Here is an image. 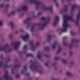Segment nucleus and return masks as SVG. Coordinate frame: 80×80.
<instances>
[{"label": "nucleus", "instance_id": "4d7b16f0", "mask_svg": "<svg viewBox=\"0 0 80 80\" xmlns=\"http://www.w3.org/2000/svg\"><path fill=\"white\" fill-rule=\"evenodd\" d=\"M72 52H69L70 55H71L72 54Z\"/></svg>", "mask_w": 80, "mask_h": 80}, {"label": "nucleus", "instance_id": "dca6fc26", "mask_svg": "<svg viewBox=\"0 0 80 80\" xmlns=\"http://www.w3.org/2000/svg\"><path fill=\"white\" fill-rule=\"evenodd\" d=\"M18 11L19 12L21 11V10H24V11H27L28 10V6H27L24 5L21 8H19L18 9Z\"/></svg>", "mask_w": 80, "mask_h": 80}, {"label": "nucleus", "instance_id": "a19ab883", "mask_svg": "<svg viewBox=\"0 0 80 80\" xmlns=\"http://www.w3.org/2000/svg\"><path fill=\"white\" fill-rule=\"evenodd\" d=\"M26 51H25L24 52H19V53H20V54H22V53H26Z\"/></svg>", "mask_w": 80, "mask_h": 80}, {"label": "nucleus", "instance_id": "c9c22d12", "mask_svg": "<svg viewBox=\"0 0 80 80\" xmlns=\"http://www.w3.org/2000/svg\"><path fill=\"white\" fill-rule=\"evenodd\" d=\"M4 6V4L3 3H2L0 5V8H3V6Z\"/></svg>", "mask_w": 80, "mask_h": 80}, {"label": "nucleus", "instance_id": "20e7f679", "mask_svg": "<svg viewBox=\"0 0 80 80\" xmlns=\"http://www.w3.org/2000/svg\"><path fill=\"white\" fill-rule=\"evenodd\" d=\"M41 20L44 21L43 23H39L38 29L40 30H44L45 27L49 23V21H50V17H48L47 19H46L44 17H42L41 18Z\"/></svg>", "mask_w": 80, "mask_h": 80}, {"label": "nucleus", "instance_id": "b1692460", "mask_svg": "<svg viewBox=\"0 0 80 80\" xmlns=\"http://www.w3.org/2000/svg\"><path fill=\"white\" fill-rule=\"evenodd\" d=\"M61 61L62 63H63L65 65H68V63L67 61L64 59H62L61 60Z\"/></svg>", "mask_w": 80, "mask_h": 80}, {"label": "nucleus", "instance_id": "cd10ccee", "mask_svg": "<svg viewBox=\"0 0 80 80\" xmlns=\"http://www.w3.org/2000/svg\"><path fill=\"white\" fill-rule=\"evenodd\" d=\"M26 55L27 57H33V55L32 54H26Z\"/></svg>", "mask_w": 80, "mask_h": 80}, {"label": "nucleus", "instance_id": "473e14b6", "mask_svg": "<svg viewBox=\"0 0 80 80\" xmlns=\"http://www.w3.org/2000/svg\"><path fill=\"white\" fill-rule=\"evenodd\" d=\"M12 36L13 35H12V34H10L8 36V38H12Z\"/></svg>", "mask_w": 80, "mask_h": 80}, {"label": "nucleus", "instance_id": "1a4fd4ad", "mask_svg": "<svg viewBox=\"0 0 80 80\" xmlns=\"http://www.w3.org/2000/svg\"><path fill=\"white\" fill-rule=\"evenodd\" d=\"M33 41H31L29 42V43L31 44L30 49L32 51H35V50H36V48H37V47H40V43L39 42H37L36 44V46H35V44H33Z\"/></svg>", "mask_w": 80, "mask_h": 80}, {"label": "nucleus", "instance_id": "7c9ffc66", "mask_svg": "<svg viewBox=\"0 0 80 80\" xmlns=\"http://www.w3.org/2000/svg\"><path fill=\"white\" fill-rule=\"evenodd\" d=\"M3 25V21H0V27H2Z\"/></svg>", "mask_w": 80, "mask_h": 80}, {"label": "nucleus", "instance_id": "a18cd8bd", "mask_svg": "<svg viewBox=\"0 0 80 80\" xmlns=\"http://www.w3.org/2000/svg\"><path fill=\"white\" fill-rule=\"evenodd\" d=\"M45 56L46 57H47V58H49V57H50V56L48 55L47 54H45Z\"/></svg>", "mask_w": 80, "mask_h": 80}, {"label": "nucleus", "instance_id": "f3484780", "mask_svg": "<svg viewBox=\"0 0 80 80\" xmlns=\"http://www.w3.org/2000/svg\"><path fill=\"white\" fill-rule=\"evenodd\" d=\"M22 38L24 42H27L29 38V35L28 33H26V36H22Z\"/></svg>", "mask_w": 80, "mask_h": 80}, {"label": "nucleus", "instance_id": "a211bd4d", "mask_svg": "<svg viewBox=\"0 0 80 80\" xmlns=\"http://www.w3.org/2000/svg\"><path fill=\"white\" fill-rule=\"evenodd\" d=\"M66 75L69 77H72L73 76V74H72L70 71H67L66 73Z\"/></svg>", "mask_w": 80, "mask_h": 80}, {"label": "nucleus", "instance_id": "680f3d73", "mask_svg": "<svg viewBox=\"0 0 80 80\" xmlns=\"http://www.w3.org/2000/svg\"><path fill=\"white\" fill-rule=\"evenodd\" d=\"M5 1H9V0H5Z\"/></svg>", "mask_w": 80, "mask_h": 80}, {"label": "nucleus", "instance_id": "49530a36", "mask_svg": "<svg viewBox=\"0 0 80 80\" xmlns=\"http://www.w3.org/2000/svg\"><path fill=\"white\" fill-rule=\"evenodd\" d=\"M19 32V31H16L15 32V33H16V34H18Z\"/></svg>", "mask_w": 80, "mask_h": 80}, {"label": "nucleus", "instance_id": "e2e57ef3", "mask_svg": "<svg viewBox=\"0 0 80 80\" xmlns=\"http://www.w3.org/2000/svg\"><path fill=\"white\" fill-rule=\"evenodd\" d=\"M64 80H67V78H65L64 79Z\"/></svg>", "mask_w": 80, "mask_h": 80}, {"label": "nucleus", "instance_id": "2eb2a0df", "mask_svg": "<svg viewBox=\"0 0 80 80\" xmlns=\"http://www.w3.org/2000/svg\"><path fill=\"white\" fill-rule=\"evenodd\" d=\"M31 21V18H28L24 20L23 23H26L28 26H30V21Z\"/></svg>", "mask_w": 80, "mask_h": 80}, {"label": "nucleus", "instance_id": "f704fd0d", "mask_svg": "<svg viewBox=\"0 0 80 80\" xmlns=\"http://www.w3.org/2000/svg\"><path fill=\"white\" fill-rule=\"evenodd\" d=\"M16 78H19V77H20V75L17 74H16Z\"/></svg>", "mask_w": 80, "mask_h": 80}, {"label": "nucleus", "instance_id": "bb28decb", "mask_svg": "<svg viewBox=\"0 0 80 80\" xmlns=\"http://www.w3.org/2000/svg\"><path fill=\"white\" fill-rule=\"evenodd\" d=\"M53 1L55 3H56V5L57 7H58V6H59V4L58 3V1H57V0H53Z\"/></svg>", "mask_w": 80, "mask_h": 80}, {"label": "nucleus", "instance_id": "6e6552de", "mask_svg": "<svg viewBox=\"0 0 80 80\" xmlns=\"http://www.w3.org/2000/svg\"><path fill=\"white\" fill-rule=\"evenodd\" d=\"M75 42H79V40L78 39H74L73 38H72L71 40V42L70 44H69L68 45V47L70 49L72 48L73 47L76 48L77 47V44H75Z\"/></svg>", "mask_w": 80, "mask_h": 80}, {"label": "nucleus", "instance_id": "4be33fe9", "mask_svg": "<svg viewBox=\"0 0 80 80\" xmlns=\"http://www.w3.org/2000/svg\"><path fill=\"white\" fill-rule=\"evenodd\" d=\"M52 35L49 34L48 35V37L47 38V41L50 42L52 40Z\"/></svg>", "mask_w": 80, "mask_h": 80}, {"label": "nucleus", "instance_id": "aec40b11", "mask_svg": "<svg viewBox=\"0 0 80 80\" xmlns=\"http://www.w3.org/2000/svg\"><path fill=\"white\" fill-rule=\"evenodd\" d=\"M27 66H25L24 67V70L21 71V73L22 74H25V71H27Z\"/></svg>", "mask_w": 80, "mask_h": 80}, {"label": "nucleus", "instance_id": "ddd939ff", "mask_svg": "<svg viewBox=\"0 0 80 80\" xmlns=\"http://www.w3.org/2000/svg\"><path fill=\"white\" fill-rule=\"evenodd\" d=\"M58 21H59V17L58 16H56L52 22V25L53 27H55L57 25V24Z\"/></svg>", "mask_w": 80, "mask_h": 80}, {"label": "nucleus", "instance_id": "3c124183", "mask_svg": "<svg viewBox=\"0 0 80 80\" xmlns=\"http://www.w3.org/2000/svg\"><path fill=\"white\" fill-rule=\"evenodd\" d=\"M41 14H42V12H39L38 14V15H41Z\"/></svg>", "mask_w": 80, "mask_h": 80}, {"label": "nucleus", "instance_id": "c03bdc74", "mask_svg": "<svg viewBox=\"0 0 80 80\" xmlns=\"http://www.w3.org/2000/svg\"><path fill=\"white\" fill-rule=\"evenodd\" d=\"M56 65H57V63H54L52 64V65H53V66H55Z\"/></svg>", "mask_w": 80, "mask_h": 80}, {"label": "nucleus", "instance_id": "412c9836", "mask_svg": "<svg viewBox=\"0 0 80 80\" xmlns=\"http://www.w3.org/2000/svg\"><path fill=\"white\" fill-rule=\"evenodd\" d=\"M68 8V7L67 6H65V8L63 9V11L61 12H60L61 13H63V12H67Z\"/></svg>", "mask_w": 80, "mask_h": 80}, {"label": "nucleus", "instance_id": "79ce46f5", "mask_svg": "<svg viewBox=\"0 0 80 80\" xmlns=\"http://www.w3.org/2000/svg\"><path fill=\"white\" fill-rule=\"evenodd\" d=\"M52 80H60L59 79H55V78H54V77H52Z\"/></svg>", "mask_w": 80, "mask_h": 80}, {"label": "nucleus", "instance_id": "e433bc0d", "mask_svg": "<svg viewBox=\"0 0 80 80\" xmlns=\"http://www.w3.org/2000/svg\"><path fill=\"white\" fill-rule=\"evenodd\" d=\"M71 34L72 35H75V33L72 31L71 32Z\"/></svg>", "mask_w": 80, "mask_h": 80}, {"label": "nucleus", "instance_id": "7ed1b4c3", "mask_svg": "<svg viewBox=\"0 0 80 80\" xmlns=\"http://www.w3.org/2000/svg\"><path fill=\"white\" fill-rule=\"evenodd\" d=\"M30 68L34 73L38 72L40 74L43 73L42 66L39 65L37 62L32 63L30 66Z\"/></svg>", "mask_w": 80, "mask_h": 80}, {"label": "nucleus", "instance_id": "39448f33", "mask_svg": "<svg viewBox=\"0 0 80 80\" xmlns=\"http://www.w3.org/2000/svg\"><path fill=\"white\" fill-rule=\"evenodd\" d=\"M10 56H8L7 58L4 62H3L2 61L0 62V68L3 67L5 68L6 67H10L12 65H8L7 62L11 61V59L10 58Z\"/></svg>", "mask_w": 80, "mask_h": 80}, {"label": "nucleus", "instance_id": "052dcab7", "mask_svg": "<svg viewBox=\"0 0 80 80\" xmlns=\"http://www.w3.org/2000/svg\"><path fill=\"white\" fill-rule=\"evenodd\" d=\"M29 80H32V79L31 78H30L29 79Z\"/></svg>", "mask_w": 80, "mask_h": 80}, {"label": "nucleus", "instance_id": "5fc2aeb1", "mask_svg": "<svg viewBox=\"0 0 80 80\" xmlns=\"http://www.w3.org/2000/svg\"><path fill=\"white\" fill-rule=\"evenodd\" d=\"M61 2L62 3H63V2H64V0H61Z\"/></svg>", "mask_w": 80, "mask_h": 80}, {"label": "nucleus", "instance_id": "69168bd1", "mask_svg": "<svg viewBox=\"0 0 80 80\" xmlns=\"http://www.w3.org/2000/svg\"><path fill=\"white\" fill-rule=\"evenodd\" d=\"M1 72L0 71V73Z\"/></svg>", "mask_w": 80, "mask_h": 80}, {"label": "nucleus", "instance_id": "4468645a", "mask_svg": "<svg viewBox=\"0 0 80 80\" xmlns=\"http://www.w3.org/2000/svg\"><path fill=\"white\" fill-rule=\"evenodd\" d=\"M76 18H77L76 21V24L77 25V26H78V25H79L78 22L80 19V10L79 11V12L78 13V14L76 16Z\"/></svg>", "mask_w": 80, "mask_h": 80}, {"label": "nucleus", "instance_id": "a878e982", "mask_svg": "<svg viewBox=\"0 0 80 80\" xmlns=\"http://www.w3.org/2000/svg\"><path fill=\"white\" fill-rule=\"evenodd\" d=\"M49 48L50 47H49V46L46 47L44 48L43 50L44 51H47V52H48V51H49Z\"/></svg>", "mask_w": 80, "mask_h": 80}, {"label": "nucleus", "instance_id": "6ab92c4d", "mask_svg": "<svg viewBox=\"0 0 80 80\" xmlns=\"http://www.w3.org/2000/svg\"><path fill=\"white\" fill-rule=\"evenodd\" d=\"M37 56L38 59H41V57L42 56V52L40 51H38L37 54Z\"/></svg>", "mask_w": 80, "mask_h": 80}, {"label": "nucleus", "instance_id": "13d9d810", "mask_svg": "<svg viewBox=\"0 0 80 80\" xmlns=\"http://www.w3.org/2000/svg\"><path fill=\"white\" fill-rule=\"evenodd\" d=\"M63 55H66V53H64L63 54Z\"/></svg>", "mask_w": 80, "mask_h": 80}, {"label": "nucleus", "instance_id": "f8f14e48", "mask_svg": "<svg viewBox=\"0 0 80 80\" xmlns=\"http://www.w3.org/2000/svg\"><path fill=\"white\" fill-rule=\"evenodd\" d=\"M18 62V60L17 59L15 60V63L14 64V68L12 69V73L13 74L14 73V70H15V68H17V67H20L21 66L20 64H18L17 62Z\"/></svg>", "mask_w": 80, "mask_h": 80}, {"label": "nucleus", "instance_id": "0eeeda50", "mask_svg": "<svg viewBox=\"0 0 80 80\" xmlns=\"http://www.w3.org/2000/svg\"><path fill=\"white\" fill-rule=\"evenodd\" d=\"M12 50V48H8V44H6L2 47V45L0 44V51H4L6 53H8L10 52Z\"/></svg>", "mask_w": 80, "mask_h": 80}, {"label": "nucleus", "instance_id": "4c0bfd02", "mask_svg": "<svg viewBox=\"0 0 80 80\" xmlns=\"http://www.w3.org/2000/svg\"><path fill=\"white\" fill-rule=\"evenodd\" d=\"M10 7V4H7L6 6V8H8Z\"/></svg>", "mask_w": 80, "mask_h": 80}, {"label": "nucleus", "instance_id": "0e129e2a", "mask_svg": "<svg viewBox=\"0 0 80 80\" xmlns=\"http://www.w3.org/2000/svg\"><path fill=\"white\" fill-rule=\"evenodd\" d=\"M30 62H32V61H30Z\"/></svg>", "mask_w": 80, "mask_h": 80}, {"label": "nucleus", "instance_id": "2f4dec72", "mask_svg": "<svg viewBox=\"0 0 80 80\" xmlns=\"http://www.w3.org/2000/svg\"><path fill=\"white\" fill-rule=\"evenodd\" d=\"M23 49L25 50H27V45H25L23 47Z\"/></svg>", "mask_w": 80, "mask_h": 80}, {"label": "nucleus", "instance_id": "bf43d9fd", "mask_svg": "<svg viewBox=\"0 0 80 80\" xmlns=\"http://www.w3.org/2000/svg\"><path fill=\"white\" fill-rule=\"evenodd\" d=\"M35 79L36 80H38V78H35Z\"/></svg>", "mask_w": 80, "mask_h": 80}, {"label": "nucleus", "instance_id": "c85d7f7f", "mask_svg": "<svg viewBox=\"0 0 80 80\" xmlns=\"http://www.w3.org/2000/svg\"><path fill=\"white\" fill-rule=\"evenodd\" d=\"M15 12L14 11H12L10 14L8 15V17H9V16H10L11 15H13L15 13Z\"/></svg>", "mask_w": 80, "mask_h": 80}, {"label": "nucleus", "instance_id": "5701e85b", "mask_svg": "<svg viewBox=\"0 0 80 80\" xmlns=\"http://www.w3.org/2000/svg\"><path fill=\"white\" fill-rule=\"evenodd\" d=\"M9 25L10 26L12 29H13L15 28V26L13 24V22H11L9 23Z\"/></svg>", "mask_w": 80, "mask_h": 80}, {"label": "nucleus", "instance_id": "37998d69", "mask_svg": "<svg viewBox=\"0 0 80 80\" xmlns=\"http://www.w3.org/2000/svg\"><path fill=\"white\" fill-rule=\"evenodd\" d=\"M8 12V10H5L4 11V13H7Z\"/></svg>", "mask_w": 80, "mask_h": 80}, {"label": "nucleus", "instance_id": "423d86ee", "mask_svg": "<svg viewBox=\"0 0 80 80\" xmlns=\"http://www.w3.org/2000/svg\"><path fill=\"white\" fill-rule=\"evenodd\" d=\"M57 47H58V49L57 51L56 54H59L62 51V48H61V47H60V44L58 42H55L54 44L52 45L51 48L52 50H54Z\"/></svg>", "mask_w": 80, "mask_h": 80}, {"label": "nucleus", "instance_id": "6e6d98bb", "mask_svg": "<svg viewBox=\"0 0 80 80\" xmlns=\"http://www.w3.org/2000/svg\"><path fill=\"white\" fill-rule=\"evenodd\" d=\"M4 41V39H1V41H2V42H3Z\"/></svg>", "mask_w": 80, "mask_h": 80}, {"label": "nucleus", "instance_id": "9b49d317", "mask_svg": "<svg viewBox=\"0 0 80 80\" xmlns=\"http://www.w3.org/2000/svg\"><path fill=\"white\" fill-rule=\"evenodd\" d=\"M3 78L4 79H5L6 80H13V78L8 75V72L7 71H5V73L4 74Z\"/></svg>", "mask_w": 80, "mask_h": 80}, {"label": "nucleus", "instance_id": "8fccbe9b", "mask_svg": "<svg viewBox=\"0 0 80 80\" xmlns=\"http://www.w3.org/2000/svg\"><path fill=\"white\" fill-rule=\"evenodd\" d=\"M58 69V68L57 67H55L54 68V70H57Z\"/></svg>", "mask_w": 80, "mask_h": 80}, {"label": "nucleus", "instance_id": "09e8293b", "mask_svg": "<svg viewBox=\"0 0 80 80\" xmlns=\"http://www.w3.org/2000/svg\"><path fill=\"white\" fill-rule=\"evenodd\" d=\"M26 75H27V76H29L30 75V73H27L26 74Z\"/></svg>", "mask_w": 80, "mask_h": 80}, {"label": "nucleus", "instance_id": "9d476101", "mask_svg": "<svg viewBox=\"0 0 80 80\" xmlns=\"http://www.w3.org/2000/svg\"><path fill=\"white\" fill-rule=\"evenodd\" d=\"M21 44L20 42H12V46L14 49L17 50L19 48V46Z\"/></svg>", "mask_w": 80, "mask_h": 80}, {"label": "nucleus", "instance_id": "ea45409f", "mask_svg": "<svg viewBox=\"0 0 80 80\" xmlns=\"http://www.w3.org/2000/svg\"><path fill=\"white\" fill-rule=\"evenodd\" d=\"M60 58L59 57H57L55 58V60H58Z\"/></svg>", "mask_w": 80, "mask_h": 80}, {"label": "nucleus", "instance_id": "c756f323", "mask_svg": "<svg viewBox=\"0 0 80 80\" xmlns=\"http://www.w3.org/2000/svg\"><path fill=\"white\" fill-rule=\"evenodd\" d=\"M35 25L33 26L31 29V32H33V31H34L35 30Z\"/></svg>", "mask_w": 80, "mask_h": 80}, {"label": "nucleus", "instance_id": "f257e3e1", "mask_svg": "<svg viewBox=\"0 0 80 80\" xmlns=\"http://www.w3.org/2000/svg\"><path fill=\"white\" fill-rule=\"evenodd\" d=\"M78 5L77 4H75L73 5L71 11V15L69 16H67L66 15L63 16V29L59 28L58 29L56 32L57 33H59V35H60L62 34V32H67V28L69 27V24L68 23V20H69L70 21H74L73 19V11L77 7Z\"/></svg>", "mask_w": 80, "mask_h": 80}, {"label": "nucleus", "instance_id": "72a5a7b5", "mask_svg": "<svg viewBox=\"0 0 80 80\" xmlns=\"http://www.w3.org/2000/svg\"><path fill=\"white\" fill-rule=\"evenodd\" d=\"M0 58L2 60H3V55L2 54H1L0 55Z\"/></svg>", "mask_w": 80, "mask_h": 80}, {"label": "nucleus", "instance_id": "58836bf2", "mask_svg": "<svg viewBox=\"0 0 80 80\" xmlns=\"http://www.w3.org/2000/svg\"><path fill=\"white\" fill-rule=\"evenodd\" d=\"M62 43L64 45H67V43L65 41H63Z\"/></svg>", "mask_w": 80, "mask_h": 80}, {"label": "nucleus", "instance_id": "de8ad7c7", "mask_svg": "<svg viewBox=\"0 0 80 80\" xmlns=\"http://www.w3.org/2000/svg\"><path fill=\"white\" fill-rule=\"evenodd\" d=\"M48 62H46L45 63V65H46V66H48Z\"/></svg>", "mask_w": 80, "mask_h": 80}, {"label": "nucleus", "instance_id": "864d4df0", "mask_svg": "<svg viewBox=\"0 0 80 80\" xmlns=\"http://www.w3.org/2000/svg\"><path fill=\"white\" fill-rule=\"evenodd\" d=\"M66 38H67V37H64L63 38V40H64V39H66Z\"/></svg>", "mask_w": 80, "mask_h": 80}, {"label": "nucleus", "instance_id": "f03ea898", "mask_svg": "<svg viewBox=\"0 0 80 80\" xmlns=\"http://www.w3.org/2000/svg\"><path fill=\"white\" fill-rule=\"evenodd\" d=\"M30 3H35L36 10H38L39 8H42L43 10H49L51 13H53V7H47L45 4H42L39 1L35 0H29Z\"/></svg>", "mask_w": 80, "mask_h": 80}, {"label": "nucleus", "instance_id": "393cba45", "mask_svg": "<svg viewBox=\"0 0 80 80\" xmlns=\"http://www.w3.org/2000/svg\"><path fill=\"white\" fill-rule=\"evenodd\" d=\"M75 63V61H72L70 62V64L69 66V68H71V67Z\"/></svg>", "mask_w": 80, "mask_h": 80}, {"label": "nucleus", "instance_id": "603ef678", "mask_svg": "<svg viewBox=\"0 0 80 80\" xmlns=\"http://www.w3.org/2000/svg\"><path fill=\"white\" fill-rule=\"evenodd\" d=\"M62 70H60L59 71V72H60V73H62Z\"/></svg>", "mask_w": 80, "mask_h": 80}]
</instances>
